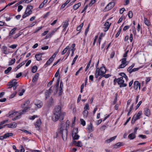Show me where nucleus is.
<instances>
[{
	"label": "nucleus",
	"mask_w": 152,
	"mask_h": 152,
	"mask_svg": "<svg viewBox=\"0 0 152 152\" xmlns=\"http://www.w3.org/2000/svg\"><path fill=\"white\" fill-rule=\"evenodd\" d=\"M34 104L38 108H40L42 107L43 104L40 100H36L34 102Z\"/></svg>",
	"instance_id": "1a4fd4ad"
},
{
	"label": "nucleus",
	"mask_w": 152,
	"mask_h": 152,
	"mask_svg": "<svg viewBox=\"0 0 152 152\" xmlns=\"http://www.w3.org/2000/svg\"><path fill=\"white\" fill-rule=\"evenodd\" d=\"M125 10L124 8H122L120 10V13L121 14H122L124 12V11Z\"/></svg>",
	"instance_id": "338daca9"
},
{
	"label": "nucleus",
	"mask_w": 152,
	"mask_h": 152,
	"mask_svg": "<svg viewBox=\"0 0 152 152\" xmlns=\"http://www.w3.org/2000/svg\"><path fill=\"white\" fill-rule=\"evenodd\" d=\"M12 68L11 67H8L6 70L4 71V73L5 74H8L12 70Z\"/></svg>",
	"instance_id": "58836bf2"
},
{
	"label": "nucleus",
	"mask_w": 152,
	"mask_h": 152,
	"mask_svg": "<svg viewBox=\"0 0 152 152\" xmlns=\"http://www.w3.org/2000/svg\"><path fill=\"white\" fill-rule=\"evenodd\" d=\"M38 117V116L37 115H34L32 116L29 117L28 118L30 120H34L35 118Z\"/></svg>",
	"instance_id": "c03bdc74"
},
{
	"label": "nucleus",
	"mask_w": 152,
	"mask_h": 152,
	"mask_svg": "<svg viewBox=\"0 0 152 152\" xmlns=\"http://www.w3.org/2000/svg\"><path fill=\"white\" fill-rule=\"evenodd\" d=\"M18 45L17 44L12 45L9 46V48L12 49H15L16 48L17 46Z\"/></svg>",
	"instance_id": "3c124183"
},
{
	"label": "nucleus",
	"mask_w": 152,
	"mask_h": 152,
	"mask_svg": "<svg viewBox=\"0 0 152 152\" xmlns=\"http://www.w3.org/2000/svg\"><path fill=\"white\" fill-rule=\"evenodd\" d=\"M65 113L63 112L61 114L60 113H54L52 117V119L54 121H58L59 119L60 120H62L64 119V117L65 114Z\"/></svg>",
	"instance_id": "7ed1b4c3"
},
{
	"label": "nucleus",
	"mask_w": 152,
	"mask_h": 152,
	"mask_svg": "<svg viewBox=\"0 0 152 152\" xmlns=\"http://www.w3.org/2000/svg\"><path fill=\"white\" fill-rule=\"evenodd\" d=\"M15 58H13L9 62V66H10L13 64L15 61Z\"/></svg>",
	"instance_id": "4c0bfd02"
},
{
	"label": "nucleus",
	"mask_w": 152,
	"mask_h": 152,
	"mask_svg": "<svg viewBox=\"0 0 152 152\" xmlns=\"http://www.w3.org/2000/svg\"><path fill=\"white\" fill-rule=\"evenodd\" d=\"M134 89L136 90L137 89L138 87H139V89H140V84L139 83L138 81H136L134 82Z\"/></svg>",
	"instance_id": "ddd939ff"
},
{
	"label": "nucleus",
	"mask_w": 152,
	"mask_h": 152,
	"mask_svg": "<svg viewBox=\"0 0 152 152\" xmlns=\"http://www.w3.org/2000/svg\"><path fill=\"white\" fill-rule=\"evenodd\" d=\"M4 136L5 139H6L7 138H9L10 137H12L13 135V134L12 133H7L5 134H4Z\"/></svg>",
	"instance_id": "393cba45"
},
{
	"label": "nucleus",
	"mask_w": 152,
	"mask_h": 152,
	"mask_svg": "<svg viewBox=\"0 0 152 152\" xmlns=\"http://www.w3.org/2000/svg\"><path fill=\"white\" fill-rule=\"evenodd\" d=\"M59 81H60V78H58L57 80L56 83V88H58V86H59Z\"/></svg>",
	"instance_id": "de8ad7c7"
},
{
	"label": "nucleus",
	"mask_w": 152,
	"mask_h": 152,
	"mask_svg": "<svg viewBox=\"0 0 152 152\" xmlns=\"http://www.w3.org/2000/svg\"><path fill=\"white\" fill-rule=\"evenodd\" d=\"M83 145L82 143L80 141H79L77 143L76 146H77L81 147Z\"/></svg>",
	"instance_id": "a19ab883"
},
{
	"label": "nucleus",
	"mask_w": 152,
	"mask_h": 152,
	"mask_svg": "<svg viewBox=\"0 0 152 152\" xmlns=\"http://www.w3.org/2000/svg\"><path fill=\"white\" fill-rule=\"evenodd\" d=\"M17 92L15 91V92L14 93L11 95L10 96V98H13L15 96Z\"/></svg>",
	"instance_id": "e2e57ef3"
},
{
	"label": "nucleus",
	"mask_w": 152,
	"mask_h": 152,
	"mask_svg": "<svg viewBox=\"0 0 152 152\" xmlns=\"http://www.w3.org/2000/svg\"><path fill=\"white\" fill-rule=\"evenodd\" d=\"M23 7L21 5H19L18 6V11L20 12L23 9Z\"/></svg>",
	"instance_id": "8fccbe9b"
},
{
	"label": "nucleus",
	"mask_w": 152,
	"mask_h": 152,
	"mask_svg": "<svg viewBox=\"0 0 152 152\" xmlns=\"http://www.w3.org/2000/svg\"><path fill=\"white\" fill-rule=\"evenodd\" d=\"M8 128H14L17 126V124L15 122H13L10 124H6Z\"/></svg>",
	"instance_id": "9b49d317"
},
{
	"label": "nucleus",
	"mask_w": 152,
	"mask_h": 152,
	"mask_svg": "<svg viewBox=\"0 0 152 152\" xmlns=\"http://www.w3.org/2000/svg\"><path fill=\"white\" fill-rule=\"evenodd\" d=\"M87 129L88 130V131L89 132H91L93 131L94 127L92 123H90V125L88 126L87 127Z\"/></svg>",
	"instance_id": "412c9836"
},
{
	"label": "nucleus",
	"mask_w": 152,
	"mask_h": 152,
	"mask_svg": "<svg viewBox=\"0 0 152 152\" xmlns=\"http://www.w3.org/2000/svg\"><path fill=\"white\" fill-rule=\"evenodd\" d=\"M128 64L122 63L119 66L118 68H124L126 65H128Z\"/></svg>",
	"instance_id": "f704fd0d"
},
{
	"label": "nucleus",
	"mask_w": 152,
	"mask_h": 152,
	"mask_svg": "<svg viewBox=\"0 0 152 152\" xmlns=\"http://www.w3.org/2000/svg\"><path fill=\"white\" fill-rule=\"evenodd\" d=\"M37 69V66H34L32 67L31 69V71L33 73H34L36 72Z\"/></svg>",
	"instance_id": "c9c22d12"
},
{
	"label": "nucleus",
	"mask_w": 152,
	"mask_h": 152,
	"mask_svg": "<svg viewBox=\"0 0 152 152\" xmlns=\"http://www.w3.org/2000/svg\"><path fill=\"white\" fill-rule=\"evenodd\" d=\"M142 103V101H140L138 103V104L137 105V106H136V110H137L139 108V106H140V105Z\"/></svg>",
	"instance_id": "0e129e2a"
},
{
	"label": "nucleus",
	"mask_w": 152,
	"mask_h": 152,
	"mask_svg": "<svg viewBox=\"0 0 152 152\" xmlns=\"http://www.w3.org/2000/svg\"><path fill=\"white\" fill-rule=\"evenodd\" d=\"M52 86L50 87L49 89L48 90H47L45 92V99H47L50 96V95L51 94V93L52 92Z\"/></svg>",
	"instance_id": "9d476101"
},
{
	"label": "nucleus",
	"mask_w": 152,
	"mask_h": 152,
	"mask_svg": "<svg viewBox=\"0 0 152 152\" xmlns=\"http://www.w3.org/2000/svg\"><path fill=\"white\" fill-rule=\"evenodd\" d=\"M126 58H122L120 61H121V63L127 64L128 63L126 61Z\"/></svg>",
	"instance_id": "37998d69"
},
{
	"label": "nucleus",
	"mask_w": 152,
	"mask_h": 152,
	"mask_svg": "<svg viewBox=\"0 0 152 152\" xmlns=\"http://www.w3.org/2000/svg\"><path fill=\"white\" fill-rule=\"evenodd\" d=\"M54 101L53 98L51 97L48 101H47L45 104V106L48 108H49L53 105Z\"/></svg>",
	"instance_id": "0eeeda50"
},
{
	"label": "nucleus",
	"mask_w": 152,
	"mask_h": 152,
	"mask_svg": "<svg viewBox=\"0 0 152 152\" xmlns=\"http://www.w3.org/2000/svg\"><path fill=\"white\" fill-rule=\"evenodd\" d=\"M9 83L11 84V85L13 86L17 85V82L16 81V80L10 81L9 82Z\"/></svg>",
	"instance_id": "c756f323"
},
{
	"label": "nucleus",
	"mask_w": 152,
	"mask_h": 152,
	"mask_svg": "<svg viewBox=\"0 0 152 152\" xmlns=\"http://www.w3.org/2000/svg\"><path fill=\"white\" fill-rule=\"evenodd\" d=\"M26 62V61H23V62L20 63L19 65H18L14 69L15 71H16L18 69L20 68L21 66L23 65Z\"/></svg>",
	"instance_id": "4be33fe9"
},
{
	"label": "nucleus",
	"mask_w": 152,
	"mask_h": 152,
	"mask_svg": "<svg viewBox=\"0 0 152 152\" xmlns=\"http://www.w3.org/2000/svg\"><path fill=\"white\" fill-rule=\"evenodd\" d=\"M2 49L3 50V53L5 54H7L8 53V52L7 51V47L6 46H3L2 47Z\"/></svg>",
	"instance_id": "5701e85b"
},
{
	"label": "nucleus",
	"mask_w": 152,
	"mask_h": 152,
	"mask_svg": "<svg viewBox=\"0 0 152 152\" xmlns=\"http://www.w3.org/2000/svg\"><path fill=\"white\" fill-rule=\"evenodd\" d=\"M36 23H37L36 21H35V22H32L31 24H30L29 25V26H28L29 27H32L33 26H34L35 25V24H36Z\"/></svg>",
	"instance_id": "13d9d810"
},
{
	"label": "nucleus",
	"mask_w": 152,
	"mask_h": 152,
	"mask_svg": "<svg viewBox=\"0 0 152 152\" xmlns=\"http://www.w3.org/2000/svg\"><path fill=\"white\" fill-rule=\"evenodd\" d=\"M42 28V26H40L39 27H38L35 30V31L34 32V33H36L39 31L40 30H41Z\"/></svg>",
	"instance_id": "5fc2aeb1"
},
{
	"label": "nucleus",
	"mask_w": 152,
	"mask_h": 152,
	"mask_svg": "<svg viewBox=\"0 0 152 152\" xmlns=\"http://www.w3.org/2000/svg\"><path fill=\"white\" fill-rule=\"evenodd\" d=\"M144 112L145 115L147 116H149L151 115V112L150 110L148 108H145L144 109Z\"/></svg>",
	"instance_id": "6ab92c4d"
},
{
	"label": "nucleus",
	"mask_w": 152,
	"mask_h": 152,
	"mask_svg": "<svg viewBox=\"0 0 152 152\" xmlns=\"http://www.w3.org/2000/svg\"><path fill=\"white\" fill-rule=\"evenodd\" d=\"M48 0H44L43 2L39 5V8H43L44 5L47 3Z\"/></svg>",
	"instance_id": "a878e982"
},
{
	"label": "nucleus",
	"mask_w": 152,
	"mask_h": 152,
	"mask_svg": "<svg viewBox=\"0 0 152 152\" xmlns=\"http://www.w3.org/2000/svg\"><path fill=\"white\" fill-rule=\"evenodd\" d=\"M121 28H119V29L118 31V32L115 35L116 37H118V36H119V34L121 33Z\"/></svg>",
	"instance_id": "bf43d9fd"
},
{
	"label": "nucleus",
	"mask_w": 152,
	"mask_h": 152,
	"mask_svg": "<svg viewBox=\"0 0 152 152\" xmlns=\"http://www.w3.org/2000/svg\"><path fill=\"white\" fill-rule=\"evenodd\" d=\"M91 60H90L89 61L88 63V64L87 65L86 67V70H85L86 71L87 70V69H88L89 68V67L90 66V65L91 64Z\"/></svg>",
	"instance_id": "4d7b16f0"
},
{
	"label": "nucleus",
	"mask_w": 152,
	"mask_h": 152,
	"mask_svg": "<svg viewBox=\"0 0 152 152\" xmlns=\"http://www.w3.org/2000/svg\"><path fill=\"white\" fill-rule=\"evenodd\" d=\"M39 76V74H37L35 75L34 76V77L32 80V82H36L38 79Z\"/></svg>",
	"instance_id": "473e14b6"
},
{
	"label": "nucleus",
	"mask_w": 152,
	"mask_h": 152,
	"mask_svg": "<svg viewBox=\"0 0 152 152\" xmlns=\"http://www.w3.org/2000/svg\"><path fill=\"white\" fill-rule=\"evenodd\" d=\"M136 137L135 134L133 133L130 134L128 136V138L130 140H133Z\"/></svg>",
	"instance_id": "b1692460"
},
{
	"label": "nucleus",
	"mask_w": 152,
	"mask_h": 152,
	"mask_svg": "<svg viewBox=\"0 0 152 152\" xmlns=\"http://www.w3.org/2000/svg\"><path fill=\"white\" fill-rule=\"evenodd\" d=\"M116 137L117 136H114V137L111 138H110L109 139L106 140L105 141V142H107V143H110V142L113 141V140H115Z\"/></svg>",
	"instance_id": "cd10ccee"
},
{
	"label": "nucleus",
	"mask_w": 152,
	"mask_h": 152,
	"mask_svg": "<svg viewBox=\"0 0 152 152\" xmlns=\"http://www.w3.org/2000/svg\"><path fill=\"white\" fill-rule=\"evenodd\" d=\"M119 75L121 77L118 78L117 80V83L119 85L120 87H126L127 85L126 83H124V78L126 79V81L128 80L127 76L124 73H121L119 74Z\"/></svg>",
	"instance_id": "f257e3e1"
},
{
	"label": "nucleus",
	"mask_w": 152,
	"mask_h": 152,
	"mask_svg": "<svg viewBox=\"0 0 152 152\" xmlns=\"http://www.w3.org/2000/svg\"><path fill=\"white\" fill-rule=\"evenodd\" d=\"M98 70V71H99L100 74L101 75H103L106 72V69L105 67L102 66L100 67V69L97 68L96 70Z\"/></svg>",
	"instance_id": "6e6552de"
},
{
	"label": "nucleus",
	"mask_w": 152,
	"mask_h": 152,
	"mask_svg": "<svg viewBox=\"0 0 152 152\" xmlns=\"http://www.w3.org/2000/svg\"><path fill=\"white\" fill-rule=\"evenodd\" d=\"M84 110H89L88 104L86 103V104L85 107H84Z\"/></svg>",
	"instance_id": "09e8293b"
},
{
	"label": "nucleus",
	"mask_w": 152,
	"mask_h": 152,
	"mask_svg": "<svg viewBox=\"0 0 152 152\" xmlns=\"http://www.w3.org/2000/svg\"><path fill=\"white\" fill-rule=\"evenodd\" d=\"M58 132L59 134L62 135V139L64 140H66L67 135V130L66 129V128L62 124H61Z\"/></svg>",
	"instance_id": "f03ea898"
},
{
	"label": "nucleus",
	"mask_w": 152,
	"mask_h": 152,
	"mask_svg": "<svg viewBox=\"0 0 152 152\" xmlns=\"http://www.w3.org/2000/svg\"><path fill=\"white\" fill-rule=\"evenodd\" d=\"M29 151L31 152H42L40 151L37 150H32L31 149L29 150Z\"/></svg>",
	"instance_id": "774afa93"
},
{
	"label": "nucleus",
	"mask_w": 152,
	"mask_h": 152,
	"mask_svg": "<svg viewBox=\"0 0 152 152\" xmlns=\"http://www.w3.org/2000/svg\"><path fill=\"white\" fill-rule=\"evenodd\" d=\"M69 24V20H66L64 22L63 27L67 28Z\"/></svg>",
	"instance_id": "bb28decb"
},
{
	"label": "nucleus",
	"mask_w": 152,
	"mask_h": 152,
	"mask_svg": "<svg viewBox=\"0 0 152 152\" xmlns=\"http://www.w3.org/2000/svg\"><path fill=\"white\" fill-rule=\"evenodd\" d=\"M29 103V101L28 100H27L25 102L24 104L21 105L22 108H24V109L20 111V114H24L26 112V110L29 108V107H28V106Z\"/></svg>",
	"instance_id": "39448f33"
},
{
	"label": "nucleus",
	"mask_w": 152,
	"mask_h": 152,
	"mask_svg": "<svg viewBox=\"0 0 152 152\" xmlns=\"http://www.w3.org/2000/svg\"><path fill=\"white\" fill-rule=\"evenodd\" d=\"M33 9L32 6L31 5L28 6L24 14L22 16L23 18H24L30 15L32 13V10Z\"/></svg>",
	"instance_id": "20e7f679"
},
{
	"label": "nucleus",
	"mask_w": 152,
	"mask_h": 152,
	"mask_svg": "<svg viewBox=\"0 0 152 152\" xmlns=\"http://www.w3.org/2000/svg\"><path fill=\"white\" fill-rule=\"evenodd\" d=\"M25 92V90L23 89L18 94L20 96H22L23 95V93Z\"/></svg>",
	"instance_id": "680f3d73"
},
{
	"label": "nucleus",
	"mask_w": 152,
	"mask_h": 152,
	"mask_svg": "<svg viewBox=\"0 0 152 152\" xmlns=\"http://www.w3.org/2000/svg\"><path fill=\"white\" fill-rule=\"evenodd\" d=\"M142 114V111H140L138 112V113L137 114H135L133 116V118L135 119V120H137L140 118V117L141 115Z\"/></svg>",
	"instance_id": "4468645a"
},
{
	"label": "nucleus",
	"mask_w": 152,
	"mask_h": 152,
	"mask_svg": "<svg viewBox=\"0 0 152 152\" xmlns=\"http://www.w3.org/2000/svg\"><path fill=\"white\" fill-rule=\"evenodd\" d=\"M81 5V3H78L77 4H75L73 7V9L74 10H77Z\"/></svg>",
	"instance_id": "c85d7f7f"
},
{
	"label": "nucleus",
	"mask_w": 152,
	"mask_h": 152,
	"mask_svg": "<svg viewBox=\"0 0 152 152\" xmlns=\"http://www.w3.org/2000/svg\"><path fill=\"white\" fill-rule=\"evenodd\" d=\"M115 3L114 2H110L105 7L104 10V11H108L111 10L114 6Z\"/></svg>",
	"instance_id": "423d86ee"
},
{
	"label": "nucleus",
	"mask_w": 152,
	"mask_h": 152,
	"mask_svg": "<svg viewBox=\"0 0 152 152\" xmlns=\"http://www.w3.org/2000/svg\"><path fill=\"white\" fill-rule=\"evenodd\" d=\"M44 53H39L38 54H36L35 56V57L37 61H40L42 60V56Z\"/></svg>",
	"instance_id": "2eb2a0df"
},
{
	"label": "nucleus",
	"mask_w": 152,
	"mask_h": 152,
	"mask_svg": "<svg viewBox=\"0 0 152 152\" xmlns=\"http://www.w3.org/2000/svg\"><path fill=\"white\" fill-rule=\"evenodd\" d=\"M17 29V28H14L12 29V30L10 31L9 34V37L10 38H11V36L15 34V31Z\"/></svg>",
	"instance_id": "a211bd4d"
},
{
	"label": "nucleus",
	"mask_w": 152,
	"mask_h": 152,
	"mask_svg": "<svg viewBox=\"0 0 152 152\" xmlns=\"http://www.w3.org/2000/svg\"><path fill=\"white\" fill-rule=\"evenodd\" d=\"M8 120H5L3 121L2 122H1L0 123V126H1L2 125L4 124L5 123L7 122H8Z\"/></svg>",
	"instance_id": "052dcab7"
},
{
	"label": "nucleus",
	"mask_w": 152,
	"mask_h": 152,
	"mask_svg": "<svg viewBox=\"0 0 152 152\" xmlns=\"http://www.w3.org/2000/svg\"><path fill=\"white\" fill-rule=\"evenodd\" d=\"M98 70L96 71L95 74V77L96 78H97L99 76L101 75V74H100L99 71L98 72Z\"/></svg>",
	"instance_id": "a18cd8bd"
},
{
	"label": "nucleus",
	"mask_w": 152,
	"mask_h": 152,
	"mask_svg": "<svg viewBox=\"0 0 152 152\" xmlns=\"http://www.w3.org/2000/svg\"><path fill=\"white\" fill-rule=\"evenodd\" d=\"M128 15L129 18H132L133 15V12L132 11H130L128 13Z\"/></svg>",
	"instance_id": "ea45409f"
},
{
	"label": "nucleus",
	"mask_w": 152,
	"mask_h": 152,
	"mask_svg": "<svg viewBox=\"0 0 152 152\" xmlns=\"http://www.w3.org/2000/svg\"><path fill=\"white\" fill-rule=\"evenodd\" d=\"M139 137H140L142 139H146L147 138L146 136L145 135H144L142 134H140L138 136Z\"/></svg>",
	"instance_id": "6e6d98bb"
},
{
	"label": "nucleus",
	"mask_w": 152,
	"mask_h": 152,
	"mask_svg": "<svg viewBox=\"0 0 152 152\" xmlns=\"http://www.w3.org/2000/svg\"><path fill=\"white\" fill-rule=\"evenodd\" d=\"M21 34L22 33L21 32H20L18 34H16L14 36L13 38L15 39L18 38L20 35H21Z\"/></svg>",
	"instance_id": "49530a36"
},
{
	"label": "nucleus",
	"mask_w": 152,
	"mask_h": 152,
	"mask_svg": "<svg viewBox=\"0 0 152 152\" xmlns=\"http://www.w3.org/2000/svg\"><path fill=\"white\" fill-rule=\"evenodd\" d=\"M80 121H81V124L83 126H85L86 124V121L83 119H80Z\"/></svg>",
	"instance_id": "864d4df0"
},
{
	"label": "nucleus",
	"mask_w": 152,
	"mask_h": 152,
	"mask_svg": "<svg viewBox=\"0 0 152 152\" xmlns=\"http://www.w3.org/2000/svg\"><path fill=\"white\" fill-rule=\"evenodd\" d=\"M54 58H52L51 57L47 61L46 63L45 64L44 66V67L46 68L48 65H50L53 61L54 60Z\"/></svg>",
	"instance_id": "f8f14e48"
},
{
	"label": "nucleus",
	"mask_w": 152,
	"mask_h": 152,
	"mask_svg": "<svg viewBox=\"0 0 152 152\" xmlns=\"http://www.w3.org/2000/svg\"><path fill=\"white\" fill-rule=\"evenodd\" d=\"M96 2L95 0H91L89 4V6L91 7Z\"/></svg>",
	"instance_id": "603ef678"
},
{
	"label": "nucleus",
	"mask_w": 152,
	"mask_h": 152,
	"mask_svg": "<svg viewBox=\"0 0 152 152\" xmlns=\"http://www.w3.org/2000/svg\"><path fill=\"white\" fill-rule=\"evenodd\" d=\"M41 123L40 119H38L34 124L35 127L37 128H38V129H39L40 126L41 124Z\"/></svg>",
	"instance_id": "dca6fc26"
},
{
	"label": "nucleus",
	"mask_w": 152,
	"mask_h": 152,
	"mask_svg": "<svg viewBox=\"0 0 152 152\" xmlns=\"http://www.w3.org/2000/svg\"><path fill=\"white\" fill-rule=\"evenodd\" d=\"M111 24V23H109V22L107 21H106L104 25V26H106V27L104 28L105 31H106L108 30Z\"/></svg>",
	"instance_id": "aec40b11"
},
{
	"label": "nucleus",
	"mask_w": 152,
	"mask_h": 152,
	"mask_svg": "<svg viewBox=\"0 0 152 152\" xmlns=\"http://www.w3.org/2000/svg\"><path fill=\"white\" fill-rule=\"evenodd\" d=\"M88 114V112L87 110H84L83 112V115L84 118H86L87 117Z\"/></svg>",
	"instance_id": "72a5a7b5"
},
{
	"label": "nucleus",
	"mask_w": 152,
	"mask_h": 152,
	"mask_svg": "<svg viewBox=\"0 0 152 152\" xmlns=\"http://www.w3.org/2000/svg\"><path fill=\"white\" fill-rule=\"evenodd\" d=\"M144 21L145 25L147 26H149L150 25V23L147 19L145 18H144Z\"/></svg>",
	"instance_id": "7c9ffc66"
},
{
	"label": "nucleus",
	"mask_w": 152,
	"mask_h": 152,
	"mask_svg": "<svg viewBox=\"0 0 152 152\" xmlns=\"http://www.w3.org/2000/svg\"><path fill=\"white\" fill-rule=\"evenodd\" d=\"M135 65L134 64H132L127 69V71L129 72L130 74H131L132 73L131 70L132 69V68Z\"/></svg>",
	"instance_id": "2f4dec72"
},
{
	"label": "nucleus",
	"mask_w": 152,
	"mask_h": 152,
	"mask_svg": "<svg viewBox=\"0 0 152 152\" xmlns=\"http://www.w3.org/2000/svg\"><path fill=\"white\" fill-rule=\"evenodd\" d=\"M72 136L73 138V139L74 140H77L79 138V136L78 134H77L76 133H75L74 135L73 134L72 135Z\"/></svg>",
	"instance_id": "e433bc0d"
},
{
	"label": "nucleus",
	"mask_w": 152,
	"mask_h": 152,
	"mask_svg": "<svg viewBox=\"0 0 152 152\" xmlns=\"http://www.w3.org/2000/svg\"><path fill=\"white\" fill-rule=\"evenodd\" d=\"M20 152H24L25 150L22 145L20 146Z\"/></svg>",
	"instance_id": "69168bd1"
},
{
	"label": "nucleus",
	"mask_w": 152,
	"mask_h": 152,
	"mask_svg": "<svg viewBox=\"0 0 152 152\" xmlns=\"http://www.w3.org/2000/svg\"><path fill=\"white\" fill-rule=\"evenodd\" d=\"M21 115V114H20V113L18 115H17L15 117L12 118V120L14 121L20 118Z\"/></svg>",
	"instance_id": "79ce46f5"
},
{
	"label": "nucleus",
	"mask_w": 152,
	"mask_h": 152,
	"mask_svg": "<svg viewBox=\"0 0 152 152\" xmlns=\"http://www.w3.org/2000/svg\"><path fill=\"white\" fill-rule=\"evenodd\" d=\"M61 108L60 106H58L56 107L54 113H60L61 114L62 113L61 112Z\"/></svg>",
	"instance_id": "f3484780"
}]
</instances>
